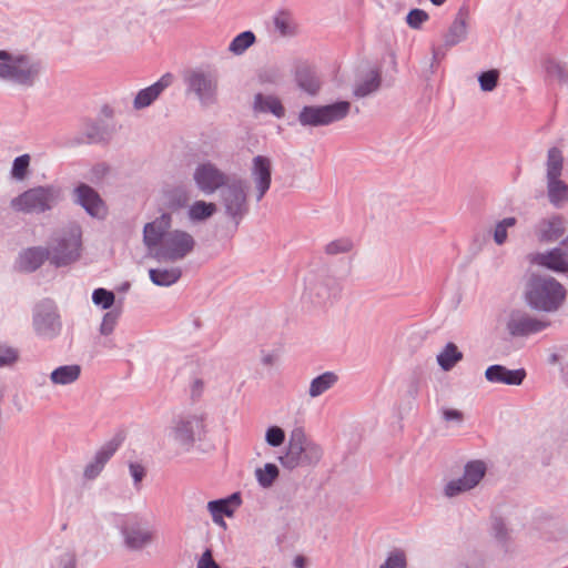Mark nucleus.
<instances>
[{"label":"nucleus","instance_id":"nucleus-55","mask_svg":"<svg viewBox=\"0 0 568 568\" xmlns=\"http://www.w3.org/2000/svg\"><path fill=\"white\" fill-rule=\"evenodd\" d=\"M294 567L295 568H306L307 559L302 555L296 556L294 559Z\"/></svg>","mask_w":568,"mask_h":568},{"label":"nucleus","instance_id":"nucleus-7","mask_svg":"<svg viewBox=\"0 0 568 568\" xmlns=\"http://www.w3.org/2000/svg\"><path fill=\"white\" fill-rule=\"evenodd\" d=\"M59 201V191L53 186L30 189L14 197L11 205L24 213H41L51 210Z\"/></svg>","mask_w":568,"mask_h":568},{"label":"nucleus","instance_id":"nucleus-52","mask_svg":"<svg viewBox=\"0 0 568 568\" xmlns=\"http://www.w3.org/2000/svg\"><path fill=\"white\" fill-rule=\"evenodd\" d=\"M197 568H221V567L213 559L212 550L206 549L202 554V556L197 562Z\"/></svg>","mask_w":568,"mask_h":568},{"label":"nucleus","instance_id":"nucleus-40","mask_svg":"<svg viewBox=\"0 0 568 568\" xmlns=\"http://www.w3.org/2000/svg\"><path fill=\"white\" fill-rule=\"evenodd\" d=\"M30 161L31 158L29 154L16 158L11 169V176L19 181L24 180L29 171Z\"/></svg>","mask_w":568,"mask_h":568},{"label":"nucleus","instance_id":"nucleus-12","mask_svg":"<svg viewBox=\"0 0 568 568\" xmlns=\"http://www.w3.org/2000/svg\"><path fill=\"white\" fill-rule=\"evenodd\" d=\"M222 200L226 213L236 221L242 220L248 212L246 184L241 179L227 182L222 192Z\"/></svg>","mask_w":568,"mask_h":568},{"label":"nucleus","instance_id":"nucleus-41","mask_svg":"<svg viewBox=\"0 0 568 568\" xmlns=\"http://www.w3.org/2000/svg\"><path fill=\"white\" fill-rule=\"evenodd\" d=\"M50 568H77V555L73 550H64L57 555Z\"/></svg>","mask_w":568,"mask_h":568},{"label":"nucleus","instance_id":"nucleus-19","mask_svg":"<svg viewBox=\"0 0 568 568\" xmlns=\"http://www.w3.org/2000/svg\"><path fill=\"white\" fill-rule=\"evenodd\" d=\"M77 202L92 216L103 219L106 206L98 192L87 184H80L75 189Z\"/></svg>","mask_w":568,"mask_h":568},{"label":"nucleus","instance_id":"nucleus-46","mask_svg":"<svg viewBox=\"0 0 568 568\" xmlns=\"http://www.w3.org/2000/svg\"><path fill=\"white\" fill-rule=\"evenodd\" d=\"M265 440L272 447H278L285 442V432L280 426H271L266 429Z\"/></svg>","mask_w":568,"mask_h":568},{"label":"nucleus","instance_id":"nucleus-24","mask_svg":"<svg viewBox=\"0 0 568 568\" xmlns=\"http://www.w3.org/2000/svg\"><path fill=\"white\" fill-rule=\"evenodd\" d=\"M467 27L468 11L466 9H460L445 36L446 44L453 47L462 42L466 38Z\"/></svg>","mask_w":568,"mask_h":568},{"label":"nucleus","instance_id":"nucleus-48","mask_svg":"<svg viewBox=\"0 0 568 568\" xmlns=\"http://www.w3.org/2000/svg\"><path fill=\"white\" fill-rule=\"evenodd\" d=\"M491 532L500 544H505L508 539V529L501 518H494L491 521Z\"/></svg>","mask_w":568,"mask_h":568},{"label":"nucleus","instance_id":"nucleus-1","mask_svg":"<svg viewBox=\"0 0 568 568\" xmlns=\"http://www.w3.org/2000/svg\"><path fill=\"white\" fill-rule=\"evenodd\" d=\"M143 243L158 261L178 262L195 247L194 237L186 231L172 229V215L163 213L144 225Z\"/></svg>","mask_w":568,"mask_h":568},{"label":"nucleus","instance_id":"nucleus-33","mask_svg":"<svg viewBox=\"0 0 568 568\" xmlns=\"http://www.w3.org/2000/svg\"><path fill=\"white\" fill-rule=\"evenodd\" d=\"M280 476L278 467L273 463H266L255 469V478L263 488H271Z\"/></svg>","mask_w":568,"mask_h":568},{"label":"nucleus","instance_id":"nucleus-6","mask_svg":"<svg viewBox=\"0 0 568 568\" xmlns=\"http://www.w3.org/2000/svg\"><path fill=\"white\" fill-rule=\"evenodd\" d=\"M352 104L348 101H337L326 105L304 106L298 115V121L304 126H326L344 120L351 112Z\"/></svg>","mask_w":568,"mask_h":568},{"label":"nucleus","instance_id":"nucleus-29","mask_svg":"<svg viewBox=\"0 0 568 568\" xmlns=\"http://www.w3.org/2000/svg\"><path fill=\"white\" fill-rule=\"evenodd\" d=\"M337 382L338 376L334 372H325L312 379L308 388V395L312 398L318 397L333 388Z\"/></svg>","mask_w":568,"mask_h":568},{"label":"nucleus","instance_id":"nucleus-53","mask_svg":"<svg viewBox=\"0 0 568 568\" xmlns=\"http://www.w3.org/2000/svg\"><path fill=\"white\" fill-rule=\"evenodd\" d=\"M204 390V383L202 379L196 378L191 384V396L192 398L196 399L202 396V393Z\"/></svg>","mask_w":568,"mask_h":568},{"label":"nucleus","instance_id":"nucleus-56","mask_svg":"<svg viewBox=\"0 0 568 568\" xmlns=\"http://www.w3.org/2000/svg\"><path fill=\"white\" fill-rule=\"evenodd\" d=\"M275 361H276V357L273 354H265L262 357V363L267 366L273 365L275 363Z\"/></svg>","mask_w":568,"mask_h":568},{"label":"nucleus","instance_id":"nucleus-11","mask_svg":"<svg viewBox=\"0 0 568 568\" xmlns=\"http://www.w3.org/2000/svg\"><path fill=\"white\" fill-rule=\"evenodd\" d=\"M123 542L130 550H142L156 538V531L136 517H128L121 526Z\"/></svg>","mask_w":568,"mask_h":568},{"label":"nucleus","instance_id":"nucleus-10","mask_svg":"<svg viewBox=\"0 0 568 568\" xmlns=\"http://www.w3.org/2000/svg\"><path fill=\"white\" fill-rule=\"evenodd\" d=\"M61 321L57 306L51 301L37 305L33 314V328L38 336L52 339L61 332Z\"/></svg>","mask_w":568,"mask_h":568},{"label":"nucleus","instance_id":"nucleus-20","mask_svg":"<svg viewBox=\"0 0 568 568\" xmlns=\"http://www.w3.org/2000/svg\"><path fill=\"white\" fill-rule=\"evenodd\" d=\"M172 82L173 75L171 73H165L152 85L140 90L133 102L134 108L136 110H141L150 106L160 97V94L172 84Z\"/></svg>","mask_w":568,"mask_h":568},{"label":"nucleus","instance_id":"nucleus-28","mask_svg":"<svg viewBox=\"0 0 568 568\" xmlns=\"http://www.w3.org/2000/svg\"><path fill=\"white\" fill-rule=\"evenodd\" d=\"M150 280L158 286H171L182 276L180 267L151 268L149 271Z\"/></svg>","mask_w":568,"mask_h":568},{"label":"nucleus","instance_id":"nucleus-17","mask_svg":"<svg viewBox=\"0 0 568 568\" xmlns=\"http://www.w3.org/2000/svg\"><path fill=\"white\" fill-rule=\"evenodd\" d=\"M241 504V495L239 493H234L226 498L209 501L206 508L213 523L221 528L226 529L227 525L224 517H233Z\"/></svg>","mask_w":568,"mask_h":568},{"label":"nucleus","instance_id":"nucleus-37","mask_svg":"<svg viewBox=\"0 0 568 568\" xmlns=\"http://www.w3.org/2000/svg\"><path fill=\"white\" fill-rule=\"evenodd\" d=\"M407 552L405 549L396 547L393 548L379 566V568H407Z\"/></svg>","mask_w":568,"mask_h":568},{"label":"nucleus","instance_id":"nucleus-15","mask_svg":"<svg viewBox=\"0 0 568 568\" xmlns=\"http://www.w3.org/2000/svg\"><path fill=\"white\" fill-rule=\"evenodd\" d=\"M272 160L265 155H256L252 159L250 173L254 184L256 201H261L271 187Z\"/></svg>","mask_w":568,"mask_h":568},{"label":"nucleus","instance_id":"nucleus-34","mask_svg":"<svg viewBox=\"0 0 568 568\" xmlns=\"http://www.w3.org/2000/svg\"><path fill=\"white\" fill-rule=\"evenodd\" d=\"M296 81L300 88L311 94H315L321 87L320 80L308 68H301L296 72Z\"/></svg>","mask_w":568,"mask_h":568},{"label":"nucleus","instance_id":"nucleus-50","mask_svg":"<svg viewBox=\"0 0 568 568\" xmlns=\"http://www.w3.org/2000/svg\"><path fill=\"white\" fill-rule=\"evenodd\" d=\"M130 474L134 480V487L139 490L141 488V483L146 475L145 468L138 463H131L129 465Z\"/></svg>","mask_w":568,"mask_h":568},{"label":"nucleus","instance_id":"nucleus-31","mask_svg":"<svg viewBox=\"0 0 568 568\" xmlns=\"http://www.w3.org/2000/svg\"><path fill=\"white\" fill-rule=\"evenodd\" d=\"M462 359L463 353L454 343H448L437 356V362L444 371H450Z\"/></svg>","mask_w":568,"mask_h":568},{"label":"nucleus","instance_id":"nucleus-22","mask_svg":"<svg viewBox=\"0 0 568 568\" xmlns=\"http://www.w3.org/2000/svg\"><path fill=\"white\" fill-rule=\"evenodd\" d=\"M565 231V219L560 215H552L538 223L536 235L540 242L551 243L560 239Z\"/></svg>","mask_w":568,"mask_h":568},{"label":"nucleus","instance_id":"nucleus-35","mask_svg":"<svg viewBox=\"0 0 568 568\" xmlns=\"http://www.w3.org/2000/svg\"><path fill=\"white\" fill-rule=\"evenodd\" d=\"M216 212L214 203L205 201H195L189 209L187 215L192 222H200L207 220Z\"/></svg>","mask_w":568,"mask_h":568},{"label":"nucleus","instance_id":"nucleus-26","mask_svg":"<svg viewBox=\"0 0 568 568\" xmlns=\"http://www.w3.org/2000/svg\"><path fill=\"white\" fill-rule=\"evenodd\" d=\"M254 111L272 113L276 118H282L285 114V109L281 100L273 94L257 93L254 99Z\"/></svg>","mask_w":568,"mask_h":568},{"label":"nucleus","instance_id":"nucleus-47","mask_svg":"<svg viewBox=\"0 0 568 568\" xmlns=\"http://www.w3.org/2000/svg\"><path fill=\"white\" fill-rule=\"evenodd\" d=\"M428 14L420 9H413L406 17L407 24L413 29H418L420 26L428 20Z\"/></svg>","mask_w":568,"mask_h":568},{"label":"nucleus","instance_id":"nucleus-18","mask_svg":"<svg viewBox=\"0 0 568 568\" xmlns=\"http://www.w3.org/2000/svg\"><path fill=\"white\" fill-rule=\"evenodd\" d=\"M121 442L113 438L105 443L93 456V458L85 465L83 470V477L87 480H93L99 477L102 473L106 463L119 449Z\"/></svg>","mask_w":568,"mask_h":568},{"label":"nucleus","instance_id":"nucleus-36","mask_svg":"<svg viewBox=\"0 0 568 568\" xmlns=\"http://www.w3.org/2000/svg\"><path fill=\"white\" fill-rule=\"evenodd\" d=\"M255 42V36L251 31L237 34L229 45L230 52L240 55Z\"/></svg>","mask_w":568,"mask_h":568},{"label":"nucleus","instance_id":"nucleus-43","mask_svg":"<svg viewBox=\"0 0 568 568\" xmlns=\"http://www.w3.org/2000/svg\"><path fill=\"white\" fill-rule=\"evenodd\" d=\"M121 312L119 310H112L104 314L102 323L100 325V333L102 335H110L113 333L118 325Z\"/></svg>","mask_w":568,"mask_h":568},{"label":"nucleus","instance_id":"nucleus-32","mask_svg":"<svg viewBox=\"0 0 568 568\" xmlns=\"http://www.w3.org/2000/svg\"><path fill=\"white\" fill-rule=\"evenodd\" d=\"M276 30L284 37L294 36L297 33L298 26L288 11H280L274 18Z\"/></svg>","mask_w":568,"mask_h":568},{"label":"nucleus","instance_id":"nucleus-49","mask_svg":"<svg viewBox=\"0 0 568 568\" xmlns=\"http://www.w3.org/2000/svg\"><path fill=\"white\" fill-rule=\"evenodd\" d=\"M18 359V351L0 343V366L11 365Z\"/></svg>","mask_w":568,"mask_h":568},{"label":"nucleus","instance_id":"nucleus-2","mask_svg":"<svg viewBox=\"0 0 568 568\" xmlns=\"http://www.w3.org/2000/svg\"><path fill=\"white\" fill-rule=\"evenodd\" d=\"M81 229L71 224L57 234L50 250L31 247L22 252L17 262L20 271L33 272L49 258L55 266H64L75 262L81 252Z\"/></svg>","mask_w":568,"mask_h":568},{"label":"nucleus","instance_id":"nucleus-27","mask_svg":"<svg viewBox=\"0 0 568 568\" xmlns=\"http://www.w3.org/2000/svg\"><path fill=\"white\" fill-rule=\"evenodd\" d=\"M81 372V366L78 364L62 365L51 372L50 381L53 385H70L80 378Z\"/></svg>","mask_w":568,"mask_h":568},{"label":"nucleus","instance_id":"nucleus-54","mask_svg":"<svg viewBox=\"0 0 568 568\" xmlns=\"http://www.w3.org/2000/svg\"><path fill=\"white\" fill-rule=\"evenodd\" d=\"M443 417L445 420L462 422L464 419V415L462 412H459L457 409H452V408L444 409Z\"/></svg>","mask_w":568,"mask_h":568},{"label":"nucleus","instance_id":"nucleus-39","mask_svg":"<svg viewBox=\"0 0 568 568\" xmlns=\"http://www.w3.org/2000/svg\"><path fill=\"white\" fill-rule=\"evenodd\" d=\"M354 248V242L349 237H339L325 245V253L328 255H338L351 252Z\"/></svg>","mask_w":568,"mask_h":568},{"label":"nucleus","instance_id":"nucleus-45","mask_svg":"<svg viewBox=\"0 0 568 568\" xmlns=\"http://www.w3.org/2000/svg\"><path fill=\"white\" fill-rule=\"evenodd\" d=\"M114 300V294L105 288H97L92 294V301L97 305H101L105 310L110 308L113 305Z\"/></svg>","mask_w":568,"mask_h":568},{"label":"nucleus","instance_id":"nucleus-57","mask_svg":"<svg viewBox=\"0 0 568 568\" xmlns=\"http://www.w3.org/2000/svg\"><path fill=\"white\" fill-rule=\"evenodd\" d=\"M436 6H442L446 0H430Z\"/></svg>","mask_w":568,"mask_h":568},{"label":"nucleus","instance_id":"nucleus-21","mask_svg":"<svg viewBox=\"0 0 568 568\" xmlns=\"http://www.w3.org/2000/svg\"><path fill=\"white\" fill-rule=\"evenodd\" d=\"M485 377L490 383L520 385L526 377V371L524 368L508 369L503 365H491L486 369Z\"/></svg>","mask_w":568,"mask_h":568},{"label":"nucleus","instance_id":"nucleus-23","mask_svg":"<svg viewBox=\"0 0 568 568\" xmlns=\"http://www.w3.org/2000/svg\"><path fill=\"white\" fill-rule=\"evenodd\" d=\"M531 262L555 272H568V258L560 248H554L548 253L534 254L531 256Z\"/></svg>","mask_w":568,"mask_h":568},{"label":"nucleus","instance_id":"nucleus-9","mask_svg":"<svg viewBox=\"0 0 568 568\" xmlns=\"http://www.w3.org/2000/svg\"><path fill=\"white\" fill-rule=\"evenodd\" d=\"M189 89L195 93L203 105L215 103L217 95V77L210 70H191L185 75Z\"/></svg>","mask_w":568,"mask_h":568},{"label":"nucleus","instance_id":"nucleus-51","mask_svg":"<svg viewBox=\"0 0 568 568\" xmlns=\"http://www.w3.org/2000/svg\"><path fill=\"white\" fill-rule=\"evenodd\" d=\"M189 200H190V196L187 195L186 192H175L171 200H170V206L172 209H180V207H184L187 205L189 203Z\"/></svg>","mask_w":568,"mask_h":568},{"label":"nucleus","instance_id":"nucleus-42","mask_svg":"<svg viewBox=\"0 0 568 568\" xmlns=\"http://www.w3.org/2000/svg\"><path fill=\"white\" fill-rule=\"evenodd\" d=\"M515 217H506L498 222L494 231V241L498 245H503L507 240V231L516 225Z\"/></svg>","mask_w":568,"mask_h":568},{"label":"nucleus","instance_id":"nucleus-5","mask_svg":"<svg viewBox=\"0 0 568 568\" xmlns=\"http://www.w3.org/2000/svg\"><path fill=\"white\" fill-rule=\"evenodd\" d=\"M526 298L536 310L555 312L562 305L566 290L554 277L532 275L527 283Z\"/></svg>","mask_w":568,"mask_h":568},{"label":"nucleus","instance_id":"nucleus-44","mask_svg":"<svg viewBox=\"0 0 568 568\" xmlns=\"http://www.w3.org/2000/svg\"><path fill=\"white\" fill-rule=\"evenodd\" d=\"M498 79L499 72L495 69L483 72L478 78L481 90L486 92H490L497 87Z\"/></svg>","mask_w":568,"mask_h":568},{"label":"nucleus","instance_id":"nucleus-30","mask_svg":"<svg viewBox=\"0 0 568 568\" xmlns=\"http://www.w3.org/2000/svg\"><path fill=\"white\" fill-rule=\"evenodd\" d=\"M548 180V197L555 206H561L568 202V184L560 178H549Z\"/></svg>","mask_w":568,"mask_h":568},{"label":"nucleus","instance_id":"nucleus-8","mask_svg":"<svg viewBox=\"0 0 568 568\" xmlns=\"http://www.w3.org/2000/svg\"><path fill=\"white\" fill-rule=\"evenodd\" d=\"M205 413H192L176 418L171 427L170 436L185 450H189L196 436L205 433Z\"/></svg>","mask_w":568,"mask_h":568},{"label":"nucleus","instance_id":"nucleus-16","mask_svg":"<svg viewBox=\"0 0 568 568\" xmlns=\"http://www.w3.org/2000/svg\"><path fill=\"white\" fill-rule=\"evenodd\" d=\"M193 178L199 189L206 194L214 193L229 182V176L211 162L200 164Z\"/></svg>","mask_w":568,"mask_h":568},{"label":"nucleus","instance_id":"nucleus-14","mask_svg":"<svg viewBox=\"0 0 568 568\" xmlns=\"http://www.w3.org/2000/svg\"><path fill=\"white\" fill-rule=\"evenodd\" d=\"M549 325V321L537 318L523 311H513L509 314L506 327L513 337H524L539 333Z\"/></svg>","mask_w":568,"mask_h":568},{"label":"nucleus","instance_id":"nucleus-3","mask_svg":"<svg viewBox=\"0 0 568 568\" xmlns=\"http://www.w3.org/2000/svg\"><path fill=\"white\" fill-rule=\"evenodd\" d=\"M42 61L32 54L0 50V79L22 88H31L42 72Z\"/></svg>","mask_w":568,"mask_h":568},{"label":"nucleus","instance_id":"nucleus-25","mask_svg":"<svg viewBox=\"0 0 568 568\" xmlns=\"http://www.w3.org/2000/svg\"><path fill=\"white\" fill-rule=\"evenodd\" d=\"M381 71L378 69H372L356 81L354 95L356 98H365L376 92L381 87Z\"/></svg>","mask_w":568,"mask_h":568},{"label":"nucleus","instance_id":"nucleus-4","mask_svg":"<svg viewBox=\"0 0 568 568\" xmlns=\"http://www.w3.org/2000/svg\"><path fill=\"white\" fill-rule=\"evenodd\" d=\"M323 455L322 446L310 438L304 428L296 427L291 432L286 449L278 460L284 468L292 470L316 466Z\"/></svg>","mask_w":568,"mask_h":568},{"label":"nucleus","instance_id":"nucleus-13","mask_svg":"<svg viewBox=\"0 0 568 568\" xmlns=\"http://www.w3.org/2000/svg\"><path fill=\"white\" fill-rule=\"evenodd\" d=\"M486 464L481 460H473L466 464L464 476L449 481L445 487V495L455 497L462 493L475 488L486 474Z\"/></svg>","mask_w":568,"mask_h":568},{"label":"nucleus","instance_id":"nucleus-38","mask_svg":"<svg viewBox=\"0 0 568 568\" xmlns=\"http://www.w3.org/2000/svg\"><path fill=\"white\" fill-rule=\"evenodd\" d=\"M562 154L557 148L549 150L547 159V179L560 178L562 171Z\"/></svg>","mask_w":568,"mask_h":568}]
</instances>
